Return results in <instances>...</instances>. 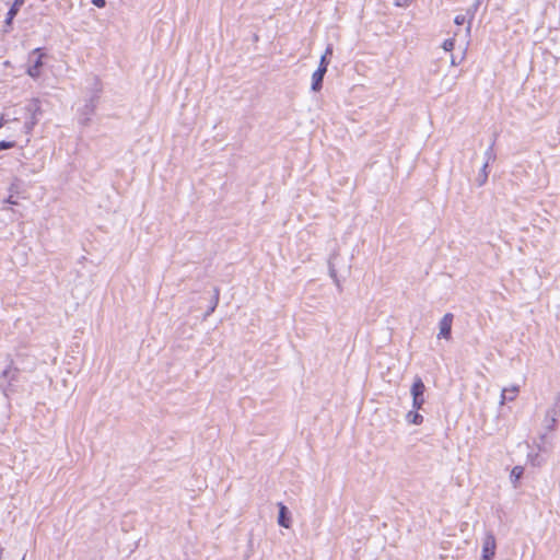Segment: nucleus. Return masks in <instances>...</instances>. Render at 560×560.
Listing matches in <instances>:
<instances>
[{"instance_id": "obj_14", "label": "nucleus", "mask_w": 560, "mask_h": 560, "mask_svg": "<svg viewBox=\"0 0 560 560\" xmlns=\"http://www.w3.org/2000/svg\"><path fill=\"white\" fill-rule=\"evenodd\" d=\"M524 474V468L522 466H515L513 467L510 478L513 482L514 487H516L517 481L522 478Z\"/></svg>"}, {"instance_id": "obj_12", "label": "nucleus", "mask_w": 560, "mask_h": 560, "mask_svg": "<svg viewBox=\"0 0 560 560\" xmlns=\"http://www.w3.org/2000/svg\"><path fill=\"white\" fill-rule=\"evenodd\" d=\"M406 419L409 423L417 425L423 422V417L417 410L409 411Z\"/></svg>"}, {"instance_id": "obj_18", "label": "nucleus", "mask_w": 560, "mask_h": 560, "mask_svg": "<svg viewBox=\"0 0 560 560\" xmlns=\"http://www.w3.org/2000/svg\"><path fill=\"white\" fill-rule=\"evenodd\" d=\"M423 404H424V396H412V407L416 410L421 409Z\"/></svg>"}, {"instance_id": "obj_26", "label": "nucleus", "mask_w": 560, "mask_h": 560, "mask_svg": "<svg viewBox=\"0 0 560 560\" xmlns=\"http://www.w3.org/2000/svg\"><path fill=\"white\" fill-rule=\"evenodd\" d=\"M332 54V46L329 44L327 47H326V50H325V54L326 57L330 56Z\"/></svg>"}, {"instance_id": "obj_3", "label": "nucleus", "mask_w": 560, "mask_h": 560, "mask_svg": "<svg viewBox=\"0 0 560 560\" xmlns=\"http://www.w3.org/2000/svg\"><path fill=\"white\" fill-rule=\"evenodd\" d=\"M453 314L446 313L439 323V338L450 339L452 334Z\"/></svg>"}, {"instance_id": "obj_29", "label": "nucleus", "mask_w": 560, "mask_h": 560, "mask_svg": "<svg viewBox=\"0 0 560 560\" xmlns=\"http://www.w3.org/2000/svg\"><path fill=\"white\" fill-rule=\"evenodd\" d=\"M481 560H485V559H481Z\"/></svg>"}, {"instance_id": "obj_9", "label": "nucleus", "mask_w": 560, "mask_h": 560, "mask_svg": "<svg viewBox=\"0 0 560 560\" xmlns=\"http://www.w3.org/2000/svg\"><path fill=\"white\" fill-rule=\"evenodd\" d=\"M424 390V383L420 377H416L410 389L411 396H423Z\"/></svg>"}, {"instance_id": "obj_11", "label": "nucleus", "mask_w": 560, "mask_h": 560, "mask_svg": "<svg viewBox=\"0 0 560 560\" xmlns=\"http://www.w3.org/2000/svg\"><path fill=\"white\" fill-rule=\"evenodd\" d=\"M488 167L487 163H483L478 176L476 177V183L479 187L483 186L488 179Z\"/></svg>"}, {"instance_id": "obj_27", "label": "nucleus", "mask_w": 560, "mask_h": 560, "mask_svg": "<svg viewBox=\"0 0 560 560\" xmlns=\"http://www.w3.org/2000/svg\"><path fill=\"white\" fill-rule=\"evenodd\" d=\"M5 124V119L3 118V116L0 117V128L3 127Z\"/></svg>"}, {"instance_id": "obj_2", "label": "nucleus", "mask_w": 560, "mask_h": 560, "mask_svg": "<svg viewBox=\"0 0 560 560\" xmlns=\"http://www.w3.org/2000/svg\"><path fill=\"white\" fill-rule=\"evenodd\" d=\"M497 542L492 533H487L482 542L481 559L492 560L495 556Z\"/></svg>"}, {"instance_id": "obj_28", "label": "nucleus", "mask_w": 560, "mask_h": 560, "mask_svg": "<svg viewBox=\"0 0 560 560\" xmlns=\"http://www.w3.org/2000/svg\"><path fill=\"white\" fill-rule=\"evenodd\" d=\"M38 52H39L38 48H35V50L33 51V54H38Z\"/></svg>"}, {"instance_id": "obj_13", "label": "nucleus", "mask_w": 560, "mask_h": 560, "mask_svg": "<svg viewBox=\"0 0 560 560\" xmlns=\"http://www.w3.org/2000/svg\"><path fill=\"white\" fill-rule=\"evenodd\" d=\"M336 257H337L336 254L331 255V257L329 258V261H328V268H329L330 277L332 278L334 282L339 287L340 283H339V279L337 277V271H336L335 262H334Z\"/></svg>"}, {"instance_id": "obj_7", "label": "nucleus", "mask_w": 560, "mask_h": 560, "mask_svg": "<svg viewBox=\"0 0 560 560\" xmlns=\"http://www.w3.org/2000/svg\"><path fill=\"white\" fill-rule=\"evenodd\" d=\"M327 71H324L323 69H318L313 73L312 75V91L314 92H318L322 90L323 88V81H324V77L326 74Z\"/></svg>"}, {"instance_id": "obj_24", "label": "nucleus", "mask_w": 560, "mask_h": 560, "mask_svg": "<svg viewBox=\"0 0 560 560\" xmlns=\"http://www.w3.org/2000/svg\"><path fill=\"white\" fill-rule=\"evenodd\" d=\"M92 3L97 8H104L106 5L105 0H92Z\"/></svg>"}, {"instance_id": "obj_1", "label": "nucleus", "mask_w": 560, "mask_h": 560, "mask_svg": "<svg viewBox=\"0 0 560 560\" xmlns=\"http://www.w3.org/2000/svg\"><path fill=\"white\" fill-rule=\"evenodd\" d=\"M27 113L26 121L24 122L25 133H31L35 125L38 122L37 116L42 114V108L38 100H32L26 106Z\"/></svg>"}, {"instance_id": "obj_4", "label": "nucleus", "mask_w": 560, "mask_h": 560, "mask_svg": "<svg viewBox=\"0 0 560 560\" xmlns=\"http://www.w3.org/2000/svg\"><path fill=\"white\" fill-rule=\"evenodd\" d=\"M278 508H279L278 524L281 527L290 528L291 527V512L282 502L278 503Z\"/></svg>"}, {"instance_id": "obj_6", "label": "nucleus", "mask_w": 560, "mask_h": 560, "mask_svg": "<svg viewBox=\"0 0 560 560\" xmlns=\"http://www.w3.org/2000/svg\"><path fill=\"white\" fill-rule=\"evenodd\" d=\"M23 4H24V0H14L13 1L11 8L9 9V11L7 13V18L4 21L5 26L9 27L12 25L13 19L16 16V14L19 13V11Z\"/></svg>"}, {"instance_id": "obj_21", "label": "nucleus", "mask_w": 560, "mask_h": 560, "mask_svg": "<svg viewBox=\"0 0 560 560\" xmlns=\"http://www.w3.org/2000/svg\"><path fill=\"white\" fill-rule=\"evenodd\" d=\"M14 147H15L14 141H5V140L0 141V151L8 150V149H11Z\"/></svg>"}, {"instance_id": "obj_8", "label": "nucleus", "mask_w": 560, "mask_h": 560, "mask_svg": "<svg viewBox=\"0 0 560 560\" xmlns=\"http://www.w3.org/2000/svg\"><path fill=\"white\" fill-rule=\"evenodd\" d=\"M520 388L518 386H511L502 389L500 404L504 405L506 400L512 401L515 399Z\"/></svg>"}, {"instance_id": "obj_17", "label": "nucleus", "mask_w": 560, "mask_h": 560, "mask_svg": "<svg viewBox=\"0 0 560 560\" xmlns=\"http://www.w3.org/2000/svg\"><path fill=\"white\" fill-rule=\"evenodd\" d=\"M494 142H495V140H493L491 142V144L489 145V148L485 152V159H486L485 163H487L488 165H489L490 162L495 160V153H494V150H493Z\"/></svg>"}, {"instance_id": "obj_22", "label": "nucleus", "mask_w": 560, "mask_h": 560, "mask_svg": "<svg viewBox=\"0 0 560 560\" xmlns=\"http://www.w3.org/2000/svg\"><path fill=\"white\" fill-rule=\"evenodd\" d=\"M466 20H467V19H466V15H464V14H459V15H456V16H455L454 22H455V24H457V25H463V24H465V23H466Z\"/></svg>"}, {"instance_id": "obj_23", "label": "nucleus", "mask_w": 560, "mask_h": 560, "mask_svg": "<svg viewBox=\"0 0 560 560\" xmlns=\"http://www.w3.org/2000/svg\"><path fill=\"white\" fill-rule=\"evenodd\" d=\"M411 0H394V3L397 7H407Z\"/></svg>"}, {"instance_id": "obj_19", "label": "nucleus", "mask_w": 560, "mask_h": 560, "mask_svg": "<svg viewBox=\"0 0 560 560\" xmlns=\"http://www.w3.org/2000/svg\"><path fill=\"white\" fill-rule=\"evenodd\" d=\"M454 46H455V39L454 38H447L444 40L443 43V49L445 51H451L454 49Z\"/></svg>"}, {"instance_id": "obj_20", "label": "nucleus", "mask_w": 560, "mask_h": 560, "mask_svg": "<svg viewBox=\"0 0 560 560\" xmlns=\"http://www.w3.org/2000/svg\"><path fill=\"white\" fill-rule=\"evenodd\" d=\"M329 65V59L326 57V55H323L320 57L318 69H323L324 71H327V67Z\"/></svg>"}, {"instance_id": "obj_15", "label": "nucleus", "mask_w": 560, "mask_h": 560, "mask_svg": "<svg viewBox=\"0 0 560 560\" xmlns=\"http://www.w3.org/2000/svg\"><path fill=\"white\" fill-rule=\"evenodd\" d=\"M219 296H220V290H219V288H214L212 303L209 304V310L207 311L206 316H209L210 314H212L214 312V310L219 303Z\"/></svg>"}, {"instance_id": "obj_16", "label": "nucleus", "mask_w": 560, "mask_h": 560, "mask_svg": "<svg viewBox=\"0 0 560 560\" xmlns=\"http://www.w3.org/2000/svg\"><path fill=\"white\" fill-rule=\"evenodd\" d=\"M219 296H220V290H219V288H214L212 303L209 304V310L207 311L206 316H209L210 314H212L214 312V310L219 303Z\"/></svg>"}, {"instance_id": "obj_25", "label": "nucleus", "mask_w": 560, "mask_h": 560, "mask_svg": "<svg viewBox=\"0 0 560 560\" xmlns=\"http://www.w3.org/2000/svg\"><path fill=\"white\" fill-rule=\"evenodd\" d=\"M552 407L558 409L560 412V392L557 394V397H556V400H555V404Z\"/></svg>"}, {"instance_id": "obj_10", "label": "nucleus", "mask_w": 560, "mask_h": 560, "mask_svg": "<svg viewBox=\"0 0 560 560\" xmlns=\"http://www.w3.org/2000/svg\"><path fill=\"white\" fill-rule=\"evenodd\" d=\"M42 66H43L42 55H38L37 59L34 61L33 66H31L27 70L28 75H31L33 78L38 77Z\"/></svg>"}, {"instance_id": "obj_5", "label": "nucleus", "mask_w": 560, "mask_h": 560, "mask_svg": "<svg viewBox=\"0 0 560 560\" xmlns=\"http://www.w3.org/2000/svg\"><path fill=\"white\" fill-rule=\"evenodd\" d=\"M558 417H560L558 409L553 407L548 409L545 417V429L548 431H553L557 427Z\"/></svg>"}]
</instances>
